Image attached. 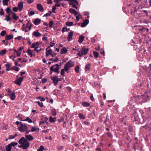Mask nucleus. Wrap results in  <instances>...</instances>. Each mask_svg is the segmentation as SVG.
Instances as JSON below:
<instances>
[{
  "instance_id": "412c9836",
  "label": "nucleus",
  "mask_w": 151,
  "mask_h": 151,
  "mask_svg": "<svg viewBox=\"0 0 151 151\" xmlns=\"http://www.w3.org/2000/svg\"><path fill=\"white\" fill-rule=\"evenodd\" d=\"M12 17L13 19L15 20H17L19 18L18 16L16 15L15 13H13Z\"/></svg>"
},
{
  "instance_id": "052dcab7",
  "label": "nucleus",
  "mask_w": 151,
  "mask_h": 151,
  "mask_svg": "<svg viewBox=\"0 0 151 151\" xmlns=\"http://www.w3.org/2000/svg\"><path fill=\"white\" fill-rule=\"evenodd\" d=\"M29 24V22L28 23H27L26 24V26L24 27H23L24 29H26L27 27H28V26Z\"/></svg>"
},
{
  "instance_id": "58836bf2",
  "label": "nucleus",
  "mask_w": 151,
  "mask_h": 151,
  "mask_svg": "<svg viewBox=\"0 0 151 151\" xmlns=\"http://www.w3.org/2000/svg\"><path fill=\"white\" fill-rule=\"evenodd\" d=\"M17 134H15L14 135H11L9 136V139H13L14 138L16 137L17 136Z\"/></svg>"
},
{
  "instance_id": "de8ad7c7",
  "label": "nucleus",
  "mask_w": 151,
  "mask_h": 151,
  "mask_svg": "<svg viewBox=\"0 0 151 151\" xmlns=\"http://www.w3.org/2000/svg\"><path fill=\"white\" fill-rule=\"evenodd\" d=\"M89 20L88 19H86L85 20L83 21V22L86 25H87L89 23Z\"/></svg>"
},
{
  "instance_id": "2eb2a0df",
  "label": "nucleus",
  "mask_w": 151,
  "mask_h": 151,
  "mask_svg": "<svg viewBox=\"0 0 151 151\" xmlns=\"http://www.w3.org/2000/svg\"><path fill=\"white\" fill-rule=\"evenodd\" d=\"M66 64L69 66L70 68L73 67L74 65L73 63L70 60H69Z\"/></svg>"
},
{
  "instance_id": "79ce46f5",
  "label": "nucleus",
  "mask_w": 151,
  "mask_h": 151,
  "mask_svg": "<svg viewBox=\"0 0 151 151\" xmlns=\"http://www.w3.org/2000/svg\"><path fill=\"white\" fill-rule=\"evenodd\" d=\"M76 10L74 9L70 8L69 9V12L72 14H73Z\"/></svg>"
},
{
  "instance_id": "a211bd4d",
  "label": "nucleus",
  "mask_w": 151,
  "mask_h": 151,
  "mask_svg": "<svg viewBox=\"0 0 151 151\" xmlns=\"http://www.w3.org/2000/svg\"><path fill=\"white\" fill-rule=\"evenodd\" d=\"M68 52V50L66 49L65 47H63L61 49V51L60 52L61 54H65Z\"/></svg>"
},
{
  "instance_id": "bf43d9fd",
  "label": "nucleus",
  "mask_w": 151,
  "mask_h": 151,
  "mask_svg": "<svg viewBox=\"0 0 151 151\" xmlns=\"http://www.w3.org/2000/svg\"><path fill=\"white\" fill-rule=\"evenodd\" d=\"M35 46H36L35 44V43H34L32 44L31 46V47L32 48H34L36 47Z\"/></svg>"
},
{
  "instance_id": "bb28decb",
  "label": "nucleus",
  "mask_w": 151,
  "mask_h": 151,
  "mask_svg": "<svg viewBox=\"0 0 151 151\" xmlns=\"http://www.w3.org/2000/svg\"><path fill=\"white\" fill-rule=\"evenodd\" d=\"M51 114L53 116H55L56 115V112L55 109H53L51 111Z\"/></svg>"
},
{
  "instance_id": "37998d69",
  "label": "nucleus",
  "mask_w": 151,
  "mask_h": 151,
  "mask_svg": "<svg viewBox=\"0 0 151 151\" xmlns=\"http://www.w3.org/2000/svg\"><path fill=\"white\" fill-rule=\"evenodd\" d=\"M41 50V49L38 46H37L35 47V50L36 51V52H38L39 51H40Z\"/></svg>"
},
{
  "instance_id": "393cba45",
  "label": "nucleus",
  "mask_w": 151,
  "mask_h": 151,
  "mask_svg": "<svg viewBox=\"0 0 151 151\" xmlns=\"http://www.w3.org/2000/svg\"><path fill=\"white\" fill-rule=\"evenodd\" d=\"M6 51L5 49H4L0 51V55L2 56L4 55L6 52Z\"/></svg>"
},
{
  "instance_id": "680f3d73",
  "label": "nucleus",
  "mask_w": 151,
  "mask_h": 151,
  "mask_svg": "<svg viewBox=\"0 0 151 151\" xmlns=\"http://www.w3.org/2000/svg\"><path fill=\"white\" fill-rule=\"evenodd\" d=\"M72 7L73 8H74L76 9H77L78 8V7L76 6V5L75 4H72Z\"/></svg>"
},
{
  "instance_id": "c756f323",
  "label": "nucleus",
  "mask_w": 151,
  "mask_h": 151,
  "mask_svg": "<svg viewBox=\"0 0 151 151\" xmlns=\"http://www.w3.org/2000/svg\"><path fill=\"white\" fill-rule=\"evenodd\" d=\"M18 143L17 142H12L9 144L11 145L12 147H14L15 146L17 145H18Z\"/></svg>"
},
{
  "instance_id": "a18cd8bd",
  "label": "nucleus",
  "mask_w": 151,
  "mask_h": 151,
  "mask_svg": "<svg viewBox=\"0 0 151 151\" xmlns=\"http://www.w3.org/2000/svg\"><path fill=\"white\" fill-rule=\"evenodd\" d=\"M65 71V70L64 69H61L60 73L61 75L63 76H64V75Z\"/></svg>"
},
{
  "instance_id": "e433bc0d",
  "label": "nucleus",
  "mask_w": 151,
  "mask_h": 151,
  "mask_svg": "<svg viewBox=\"0 0 151 151\" xmlns=\"http://www.w3.org/2000/svg\"><path fill=\"white\" fill-rule=\"evenodd\" d=\"M93 54L94 55V56L96 58H97L98 57L99 53L98 52H95V51H93Z\"/></svg>"
},
{
  "instance_id": "423d86ee",
  "label": "nucleus",
  "mask_w": 151,
  "mask_h": 151,
  "mask_svg": "<svg viewBox=\"0 0 151 151\" xmlns=\"http://www.w3.org/2000/svg\"><path fill=\"white\" fill-rule=\"evenodd\" d=\"M23 79L24 78L23 77H19L15 80L14 81V83L17 85L20 86L21 85V83Z\"/></svg>"
},
{
  "instance_id": "3c124183",
  "label": "nucleus",
  "mask_w": 151,
  "mask_h": 151,
  "mask_svg": "<svg viewBox=\"0 0 151 151\" xmlns=\"http://www.w3.org/2000/svg\"><path fill=\"white\" fill-rule=\"evenodd\" d=\"M139 8V6H136L135 8L134 9V12H137V11L138 10Z\"/></svg>"
},
{
  "instance_id": "69168bd1",
  "label": "nucleus",
  "mask_w": 151,
  "mask_h": 151,
  "mask_svg": "<svg viewBox=\"0 0 151 151\" xmlns=\"http://www.w3.org/2000/svg\"><path fill=\"white\" fill-rule=\"evenodd\" d=\"M50 14H49V13H47L45 14H44V15L43 16V17H48V16H50Z\"/></svg>"
},
{
  "instance_id": "5fc2aeb1",
  "label": "nucleus",
  "mask_w": 151,
  "mask_h": 151,
  "mask_svg": "<svg viewBox=\"0 0 151 151\" xmlns=\"http://www.w3.org/2000/svg\"><path fill=\"white\" fill-rule=\"evenodd\" d=\"M29 24V26H28V28L29 29V30L30 31L32 27L33 26V24L32 23H30Z\"/></svg>"
},
{
  "instance_id": "ea45409f",
  "label": "nucleus",
  "mask_w": 151,
  "mask_h": 151,
  "mask_svg": "<svg viewBox=\"0 0 151 151\" xmlns=\"http://www.w3.org/2000/svg\"><path fill=\"white\" fill-rule=\"evenodd\" d=\"M27 52L28 55H31L32 57V52L29 49H28L27 50Z\"/></svg>"
},
{
  "instance_id": "39448f33",
  "label": "nucleus",
  "mask_w": 151,
  "mask_h": 151,
  "mask_svg": "<svg viewBox=\"0 0 151 151\" xmlns=\"http://www.w3.org/2000/svg\"><path fill=\"white\" fill-rule=\"evenodd\" d=\"M52 80L53 81V82L54 83V86H56L58 82L59 81V79H60L58 78V77L57 76H54L53 77H51Z\"/></svg>"
},
{
  "instance_id": "e2e57ef3",
  "label": "nucleus",
  "mask_w": 151,
  "mask_h": 151,
  "mask_svg": "<svg viewBox=\"0 0 151 151\" xmlns=\"http://www.w3.org/2000/svg\"><path fill=\"white\" fill-rule=\"evenodd\" d=\"M129 131L130 132H132V131L133 129L131 126H129Z\"/></svg>"
},
{
  "instance_id": "338daca9",
  "label": "nucleus",
  "mask_w": 151,
  "mask_h": 151,
  "mask_svg": "<svg viewBox=\"0 0 151 151\" xmlns=\"http://www.w3.org/2000/svg\"><path fill=\"white\" fill-rule=\"evenodd\" d=\"M90 99L91 100V101H94V99L93 97V96L92 95H91L90 96Z\"/></svg>"
},
{
  "instance_id": "4468645a",
  "label": "nucleus",
  "mask_w": 151,
  "mask_h": 151,
  "mask_svg": "<svg viewBox=\"0 0 151 151\" xmlns=\"http://www.w3.org/2000/svg\"><path fill=\"white\" fill-rule=\"evenodd\" d=\"M46 55L47 57L49 55H51L52 50L51 49H50L48 50H47V48L46 49Z\"/></svg>"
},
{
  "instance_id": "473e14b6",
  "label": "nucleus",
  "mask_w": 151,
  "mask_h": 151,
  "mask_svg": "<svg viewBox=\"0 0 151 151\" xmlns=\"http://www.w3.org/2000/svg\"><path fill=\"white\" fill-rule=\"evenodd\" d=\"M11 69L17 71H19L20 70L19 68L15 66L12 67Z\"/></svg>"
},
{
  "instance_id": "aec40b11",
  "label": "nucleus",
  "mask_w": 151,
  "mask_h": 151,
  "mask_svg": "<svg viewBox=\"0 0 151 151\" xmlns=\"http://www.w3.org/2000/svg\"><path fill=\"white\" fill-rule=\"evenodd\" d=\"M56 118H52L51 116H50L49 118V121L51 123L55 122L56 121Z\"/></svg>"
},
{
  "instance_id": "0e129e2a",
  "label": "nucleus",
  "mask_w": 151,
  "mask_h": 151,
  "mask_svg": "<svg viewBox=\"0 0 151 151\" xmlns=\"http://www.w3.org/2000/svg\"><path fill=\"white\" fill-rule=\"evenodd\" d=\"M35 14V13L34 12L32 11L29 13V16H32Z\"/></svg>"
},
{
  "instance_id": "f704fd0d",
  "label": "nucleus",
  "mask_w": 151,
  "mask_h": 151,
  "mask_svg": "<svg viewBox=\"0 0 151 151\" xmlns=\"http://www.w3.org/2000/svg\"><path fill=\"white\" fill-rule=\"evenodd\" d=\"M35 102L38 104V105L40 107H42L43 106V103L41 102H40L39 101H36Z\"/></svg>"
},
{
  "instance_id": "72a5a7b5",
  "label": "nucleus",
  "mask_w": 151,
  "mask_h": 151,
  "mask_svg": "<svg viewBox=\"0 0 151 151\" xmlns=\"http://www.w3.org/2000/svg\"><path fill=\"white\" fill-rule=\"evenodd\" d=\"M54 24L53 22L52 21H50L49 22V25L50 28H51L52 27L53 25Z\"/></svg>"
},
{
  "instance_id": "49530a36",
  "label": "nucleus",
  "mask_w": 151,
  "mask_h": 151,
  "mask_svg": "<svg viewBox=\"0 0 151 151\" xmlns=\"http://www.w3.org/2000/svg\"><path fill=\"white\" fill-rule=\"evenodd\" d=\"M144 29H146L147 32H148L149 31V29L148 28H144V27L142 28V29H139V31H142L144 30Z\"/></svg>"
},
{
  "instance_id": "c85d7f7f",
  "label": "nucleus",
  "mask_w": 151,
  "mask_h": 151,
  "mask_svg": "<svg viewBox=\"0 0 151 151\" xmlns=\"http://www.w3.org/2000/svg\"><path fill=\"white\" fill-rule=\"evenodd\" d=\"M83 106L84 107H88L90 106V104L87 102H83L82 103Z\"/></svg>"
},
{
  "instance_id": "ddd939ff",
  "label": "nucleus",
  "mask_w": 151,
  "mask_h": 151,
  "mask_svg": "<svg viewBox=\"0 0 151 151\" xmlns=\"http://www.w3.org/2000/svg\"><path fill=\"white\" fill-rule=\"evenodd\" d=\"M41 21L40 19L38 18H37L34 20L33 23L35 25H38L40 23Z\"/></svg>"
},
{
  "instance_id": "c9c22d12",
  "label": "nucleus",
  "mask_w": 151,
  "mask_h": 151,
  "mask_svg": "<svg viewBox=\"0 0 151 151\" xmlns=\"http://www.w3.org/2000/svg\"><path fill=\"white\" fill-rule=\"evenodd\" d=\"M6 34V31L5 30L2 31L0 34V35L1 36H4Z\"/></svg>"
},
{
  "instance_id": "1a4fd4ad",
  "label": "nucleus",
  "mask_w": 151,
  "mask_h": 151,
  "mask_svg": "<svg viewBox=\"0 0 151 151\" xmlns=\"http://www.w3.org/2000/svg\"><path fill=\"white\" fill-rule=\"evenodd\" d=\"M18 6L19 11L20 12L22 10L23 7V2H19L18 4Z\"/></svg>"
},
{
  "instance_id": "7c9ffc66",
  "label": "nucleus",
  "mask_w": 151,
  "mask_h": 151,
  "mask_svg": "<svg viewBox=\"0 0 151 151\" xmlns=\"http://www.w3.org/2000/svg\"><path fill=\"white\" fill-rule=\"evenodd\" d=\"M78 116L80 118L82 119H85L84 116L82 114H78Z\"/></svg>"
},
{
  "instance_id": "cd10ccee",
  "label": "nucleus",
  "mask_w": 151,
  "mask_h": 151,
  "mask_svg": "<svg viewBox=\"0 0 151 151\" xmlns=\"http://www.w3.org/2000/svg\"><path fill=\"white\" fill-rule=\"evenodd\" d=\"M23 121H27L29 123H32V121L31 119H30L28 117H27L26 118V119H24Z\"/></svg>"
},
{
  "instance_id": "09e8293b",
  "label": "nucleus",
  "mask_w": 151,
  "mask_h": 151,
  "mask_svg": "<svg viewBox=\"0 0 151 151\" xmlns=\"http://www.w3.org/2000/svg\"><path fill=\"white\" fill-rule=\"evenodd\" d=\"M56 8L55 6H52V12H53L54 13H55V11L56 10Z\"/></svg>"
},
{
  "instance_id": "a19ab883",
  "label": "nucleus",
  "mask_w": 151,
  "mask_h": 151,
  "mask_svg": "<svg viewBox=\"0 0 151 151\" xmlns=\"http://www.w3.org/2000/svg\"><path fill=\"white\" fill-rule=\"evenodd\" d=\"M44 149V147L42 145H41L39 149L37 150V151H43Z\"/></svg>"
},
{
  "instance_id": "0eeeda50",
  "label": "nucleus",
  "mask_w": 151,
  "mask_h": 151,
  "mask_svg": "<svg viewBox=\"0 0 151 151\" xmlns=\"http://www.w3.org/2000/svg\"><path fill=\"white\" fill-rule=\"evenodd\" d=\"M37 9L40 12H42L44 11V8L40 4H38L37 5Z\"/></svg>"
},
{
  "instance_id": "f3484780",
  "label": "nucleus",
  "mask_w": 151,
  "mask_h": 151,
  "mask_svg": "<svg viewBox=\"0 0 151 151\" xmlns=\"http://www.w3.org/2000/svg\"><path fill=\"white\" fill-rule=\"evenodd\" d=\"M12 148V147L9 144L6 146V151H11Z\"/></svg>"
},
{
  "instance_id": "b1692460",
  "label": "nucleus",
  "mask_w": 151,
  "mask_h": 151,
  "mask_svg": "<svg viewBox=\"0 0 151 151\" xmlns=\"http://www.w3.org/2000/svg\"><path fill=\"white\" fill-rule=\"evenodd\" d=\"M39 128L38 127H32L31 129V131L32 132H34L35 131H39Z\"/></svg>"
},
{
  "instance_id": "f8f14e48",
  "label": "nucleus",
  "mask_w": 151,
  "mask_h": 151,
  "mask_svg": "<svg viewBox=\"0 0 151 151\" xmlns=\"http://www.w3.org/2000/svg\"><path fill=\"white\" fill-rule=\"evenodd\" d=\"M25 137L26 138V139L28 141H31L34 138L33 137L30 135H25Z\"/></svg>"
},
{
  "instance_id": "6e6552de",
  "label": "nucleus",
  "mask_w": 151,
  "mask_h": 151,
  "mask_svg": "<svg viewBox=\"0 0 151 151\" xmlns=\"http://www.w3.org/2000/svg\"><path fill=\"white\" fill-rule=\"evenodd\" d=\"M73 33L72 32H70L69 33L67 37L68 41H70L72 39Z\"/></svg>"
},
{
  "instance_id": "6e6d98bb",
  "label": "nucleus",
  "mask_w": 151,
  "mask_h": 151,
  "mask_svg": "<svg viewBox=\"0 0 151 151\" xmlns=\"http://www.w3.org/2000/svg\"><path fill=\"white\" fill-rule=\"evenodd\" d=\"M47 81V79L46 78H44L42 80V82L43 83H45Z\"/></svg>"
},
{
  "instance_id": "dca6fc26",
  "label": "nucleus",
  "mask_w": 151,
  "mask_h": 151,
  "mask_svg": "<svg viewBox=\"0 0 151 151\" xmlns=\"http://www.w3.org/2000/svg\"><path fill=\"white\" fill-rule=\"evenodd\" d=\"M91 64L88 63L85 66V70L86 71H89L90 69Z\"/></svg>"
},
{
  "instance_id": "9b49d317",
  "label": "nucleus",
  "mask_w": 151,
  "mask_h": 151,
  "mask_svg": "<svg viewBox=\"0 0 151 151\" xmlns=\"http://www.w3.org/2000/svg\"><path fill=\"white\" fill-rule=\"evenodd\" d=\"M33 35L35 37H40L41 35V33L38 32V31H34L33 33Z\"/></svg>"
},
{
  "instance_id": "4be33fe9",
  "label": "nucleus",
  "mask_w": 151,
  "mask_h": 151,
  "mask_svg": "<svg viewBox=\"0 0 151 151\" xmlns=\"http://www.w3.org/2000/svg\"><path fill=\"white\" fill-rule=\"evenodd\" d=\"M16 97L14 92H13L10 96V99L12 100L15 99Z\"/></svg>"
},
{
  "instance_id": "4c0bfd02",
  "label": "nucleus",
  "mask_w": 151,
  "mask_h": 151,
  "mask_svg": "<svg viewBox=\"0 0 151 151\" xmlns=\"http://www.w3.org/2000/svg\"><path fill=\"white\" fill-rule=\"evenodd\" d=\"M79 67L78 65H77L75 68V70L76 72L78 73L79 71Z\"/></svg>"
},
{
  "instance_id": "f257e3e1",
  "label": "nucleus",
  "mask_w": 151,
  "mask_h": 151,
  "mask_svg": "<svg viewBox=\"0 0 151 151\" xmlns=\"http://www.w3.org/2000/svg\"><path fill=\"white\" fill-rule=\"evenodd\" d=\"M19 144L23 145V149L26 150L30 146L29 142L24 137H22L19 141Z\"/></svg>"
},
{
  "instance_id": "a878e982",
  "label": "nucleus",
  "mask_w": 151,
  "mask_h": 151,
  "mask_svg": "<svg viewBox=\"0 0 151 151\" xmlns=\"http://www.w3.org/2000/svg\"><path fill=\"white\" fill-rule=\"evenodd\" d=\"M70 68L69 66H68L66 64L64 66V69L66 72H68L70 70Z\"/></svg>"
},
{
  "instance_id": "f03ea898",
  "label": "nucleus",
  "mask_w": 151,
  "mask_h": 151,
  "mask_svg": "<svg viewBox=\"0 0 151 151\" xmlns=\"http://www.w3.org/2000/svg\"><path fill=\"white\" fill-rule=\"evenodd\" d=\"M88 49V48H86L83 47L80 50L78 51V54L80 57L81 56L83 55H86L87 54Z\"/></svg>"
},
{
  "instance_id": "6ab92c4d",
  "label": "nucleus",
  "mask_w": 151,
  "mask_h": 151,
  "mask_svg": "<svg viewBox=\"0 0 151 151\" xmlns=\"http://www.w3.org/2000/svg\"><path fill=\"white\" fill-rule=\"evenodd\" d=\"M84 39V37L82 35L80 36L79 38L78 41L80 43H82Z\"/></svg>"
},
{
  "instance_id": "2f4dec72",
  "label": "nucleus",
  "mask_w": 151,
  "mask_h": 151,
  "mask_svg": "<svg viewBox=\"0 0 151 151\" xmlns=\"http://www.w3.org/2000/svg\"><path fill=\"white\" fill-rule=\"evenodd\" d=\"M73 22H66V25L68 26H71L73 25Z\"/></svg>"
},
{
  "instance_id": "774afa93",
  "label": "nucleus",
  "mask_w": 151,
  "mask_h": 151,
  "mask_svg": "<svg viewBox=\"0 0 151 151\" xmlns=\"http://www.w3.org/2000/svg\"><path fill=\"white\" fill-rule=\"evenodd\" d=\"M96 151H101V148L99 147H97L96 148Z\"/></svg>"
},
{
  "instance_id": "4d7b16f0",
  "label": "nucleus",
  "mask_w": 151,
  "mask_h": 151,
  "mask_svg": "<svg viewBox=\"0 0 151 151\" xmlns=\"http://www.w3.org/2000/svg\"><path fill=\"white\" fill-rule=\"evenodd\" d=\"M12 19V18L11 17L6 18L4 19L5 20H6L7 22L9 21L10 20Z\"/></svg>"
},
{
  "instance_id": "7ed1b4c3",
  "label": "nucleus",
  "mask_w": 151,
  "mask_h": 151,
  "mask_svg": "<svg viewBox=\"0 0 151 151\" xmlns=\"http://www.w3.org/2000/svg\"><path fill=\"white\" fill-rule=\"evenodd\" d=\"M59 65L58 64L53 65L50 68V70L51 71V73H52V71L57 72L58 73H59Z\"/></svg>"
},
{
  "instance_id": "8fccbe9b",
  "label": "nucleus",
  "mask_w": 151,
  "mask_h": 151,
  "mask_svg": "<svg viewBox=\"0 0 151 151\" xmlns=\"http://www.w3.org/2000/svg\"><path fill=\"white\" fill-rule=\"evenodd\" d=\"M106 134L109 137H112V136L111 135V133L109 132H108L106 133Z\"/></svg>"
},
{
  "instance_id": "9d476101",
  "label": "nucleus",
  "mask_w": 151,
  "mask_h": 151,
  "mask_svg": "<svg viewBox=\"0 0 151 151\" xmlns=\"http://www.w3.org/2000/svg\"><path fill=\"white\" fill-rule=\"evenodd\" d=\"M13 38V35L12 34L7 35L5 37V40H9Z\"/></svg>"
},
{
  "instance_id": "5701e85b",
  "label": "nucleus",
  "mask_w": 151,
  "mask_h": 151,
  "mask_svg": "<svg viewBox=\"0 0 151 151\" xmlns=\"http://www.w3.org/2000/svg\"><path fill=\"white\" fill-rule=\"evenodd\" d=\"M9 0H3L2 2L3 4V5L4 6L8 5V2L9 1Z\"/></svg>"
},
{
  "instance_id": "c03bdc74",
  "label": "nucleus",
  "mask_w": 151,
  "mask_h": 151,
  "mask_svg": "<svg viewBox=\"0 0 151 151\" xmlns=\"http://www.w3.org/2000/svg\"><path fill=\"white\" fill-rule=\"evenodd\" d=\"M11 9L9 7L7 8L6 9V11L7 13H9L11 12Z\"/></svg>"
},
{
  "instance_id": "603ef678",
  "label": "nucleus",
  "mask_w": 151,
  "mask_h": 151,
  "mask_svg": "<svg viewBox=\"0 0 151 151\" xmlns=\"http://www.w3.org/2000/svg\"><path fill=\"white\" fill-rule=\"evenodd\" d=\"M59 59L57 57H56L53 60V62H57L58 61Z\"/></svg>"
},
{
  "instance_id": "864d4df0",
  "label": "nucleus",
  "mask_w": 151,
  "mask_h": 151,
  "mask_svg": "<svg viewBox=\"0 0 151 151\" xmlns=\"http://www.w3.org/2000/svg\"><path fill=\"white\" fill-rule=\"evenodd\" d=\"M13 10L14 12H17L18 10V8L17 7H14L13 8Z\"/></svg>"
},
{
  "instance_id": "13d9d810",
  "label": "nucleus",
  "mask_w": 151,
  "mask_h": 151,
  "mask_svg": "<svg viewBox=\"0 0 151 151\" xmlns=\"http://www.w3.org/2000/svg\"><path fill=\"white\" fill-rule=\"evenodd\" d=\"M86 24H85L84 23V22H83L81 24V27H86Z\"/></svg>"
},
{
  "instance_id": "20e7f679",
  "label": "nucleus",
  "mask_w": 151,
  "mask_h": 151,
  "mask_svg": "<svg viewBox=\"0 0 151 151\" xmlns=\"http://www.w3.org/2000/svg\"><path fill=\"white\" fill-rule=\"evenodd\" d=\"M19 131L21 132H24L28 130V127L25 124H22L18 128Z\"/></svg>"
}]
</instances>
